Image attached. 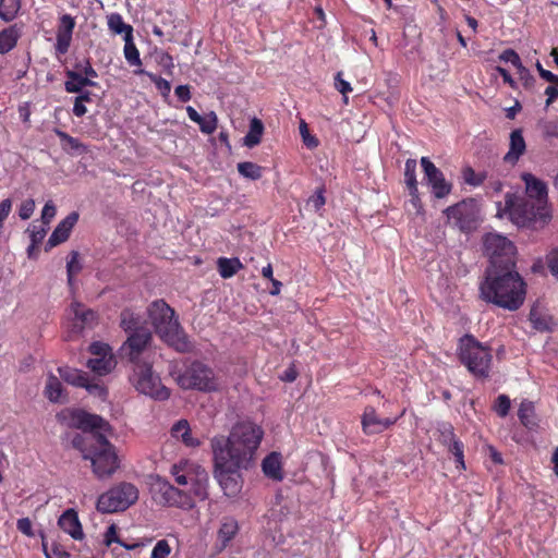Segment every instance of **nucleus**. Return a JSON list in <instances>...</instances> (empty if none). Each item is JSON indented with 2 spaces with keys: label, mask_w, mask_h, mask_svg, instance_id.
Returning <instances> with one entry per match:
<instances>
[{
  "label": "nucleus",
  "mask_w": 558,
  "mask_h": 558,
  "mask_svg": "<svg viewBox=\"0 0 558 558\" xmlns=\"http://www.w3.org/2000/svg\"><path fill=\"white\" fill-rule=\"evenodd\" d=\"M263 437L262 426L245 420L235 423L229 436L211 438L215 477L226 496L234 497L241 492L243 480L240 470L250 468Z\"/></svg>",
  "instance_id": "obj_1"
},
{
  "label": "nucleus",
  "mask_w": 558,
  "mask_h": 558,
  "mask_svg": "<svg viewBox=\"0 0 558 558\" xmlns=\"http://www.w3.org/2000/svg\"><path fill=\"white\" fill-rule=\"evenodd\" d=\"M68 425L81 429L72 445L80 450L84 460L92 463L93 473L98 478H107L119 469V459L114 446L107 439L111 430L109 423L97 414L84 410H65L58 415Z\"/></svg>",
  "instance_id": "obj_2"
},
{
  "label": "nucleus",
  "mask_w": 558,
  "mask_h": 558,
  "mask_svg": "<svg viewBox=\"0 0 558 558\" xmlns=\"http://www.w3.org/2000/svg\"><path fill=\"white\" fill-rule=\"evenodd\" d=\"M515 266L487 267L480 282V299L509 312L518 311L526 296V283Z\"/></svg>",
  "instance_id": "obj_3"
},
{
  "label": "nucleus",
  "mask_w": 558,
  "mask_h": 558,
  "mask_svg": "<svg viewBox=\"0 0 558 558\" xmlns=\"http://www.w3.org/2000/svg\"><path fill=\"white\" fill-rule=\"evenodd\" d=\"M147 314L155 332L169 347L180 353H190L194 350V344L180 325L174 310L165 300L151 302Z\"/></svg>",
  "instance_id": "obj_4"
},
{
  "label": "nucleus",
  "mask_w": 558,
  "mask_h": 558,
  "mask_svg": "<svg viewBox=\"0 0 558 558\" xmlns=\"http://www.w3.org/2000/svg\"><path fill=\"white\" fill-rule=\"evenodd\" d=\"M497 216L509 218L518 227H529L538 220L546 222L550 218L548 208H541L519 193H507L505 203H497Z\"/></svg>",
  "instance_id": "obj_5"
},
{
  "label": "nucleus",
  "mask_w": 558,
  "mask_h": 558,
  "mask_svg": "<svg viewBox=\"0 0 558 558\" xmlns=\"http://www.w3.org/2000/svg\"><path fill=\"white\" fill-rule=\"evenodd\" d=\"M458 356L462 365L478 379L489 377L493 354L488 345L480 342L473 335H464L459 341Z\"/></svg>",
  "instance_id": "obj_6"
},
{
  "label": "nucleus",
  "mask_w": 558,
  "mask_h": 558,
  "mask_svg": "<svg viewBox=\"0 0 558 558\" xmlns=\"http://www.w3.org/2000/svg\"><path fill=\"white\" fill-rule=\"evenodd\" d=\"M177 384L185 390L218 391L220 384L215 371L202 361L194 360L175 375Z\"/></svg>",
  "instance_id": "obj_7"
},
{
  "label": "nucleus",
  "mask_w": 558,
  "mask_h": 558,
  "mask_svg": "<svg viewBox=\"0 0 558 558\" xmlns=\"http://www.w3.org/2000/svg\"><path fill=\"white\" fill-rule=\"evenodd\" d=\"M170 473L178 485L191 486V488L185 492L191 494L194 501L196 499L205 500L208 498L209 476L203 466L189 460H181L171 466Z\"/></svg>",
  "instance_id": "obj_8"
},
{
  "label": "nucleus",
  "mask_w": 558,
  "mask_h": 558,
  "mask_svg": "<svg viewBox=\"0 0 558 558\" xmlns=\"http://www.w3.org/2000/svg\"><path fill=\"white\" fill-rule=\"evenodd\" d=\"M137 499V487L132 483L121 482L98 497L97 510L102 513L124 511Z\"/></svg>",
  "instance_id": "obj_9"
},
{
  "label": "nucleus",
  "mask_w": 558,
  "mask_h": 558,
  "mask_svg": "<svg viewBox=\"0 0 558 558\" xmlns=\"http://www.w3.org/2000/svg\"><path fill=\"white\" fill-rule=\"evenodd\" d=\"M150 493L154 499L162 506L177 507L185 510L194 507V499L191 494H187L184 489L174 487L159 475L151 477Z\"/></svg>",
  "instance_id": "obj_10"
},
{
  "label": "nucleus",
  "mask_w": 558,
  "mask_h": 558,
  "mask_svg": "<svg viewBox=\"0 0 558 558\" xmlns=\"http://www.w3.org/2000/svg\"><path fill=\"white\" fill-rule=\"evenodd\" d=\"M484 251L494 268L515 266V246L506 236L488 233L484 239Z\"/></svg>",
  "instance_id": "obj_11"
},
{
  "label": "nucleus",
  "mask_w": 558,
  "mask_h": 558,
  "mask_svg": "<svg viewBox=\"0 0 558 558\" xmlns=\"http://www.w3.org/2000/svg\"><path fill=\"white\" fill-rule=\"evenodd\" d=\"M448 223L461 232L469 233L476 229L478 208L473 198H465L444 210Z\"/></svg>",
  "instance_id": "obj_12"
},
{
  "label": "nucleus",
  "mask_w": 558,
  "mask_h": 558,
  "mask_svg": "<svg viewBox=\"0 0 558 558\" xmlns=\"http://www.w3.org/2000/svg\"><path fill=\"white\" fill-rule=\"evenodd\" d=\"M135 388L155 400H167L170 390L161 384L159 376L154 374L151 366L147 363L136 364L133 375Z\"/></svg>",
  "instance_id": "obj_13"
},
{
  "label": "nucleus",
  "mask_w": 558,
  "mask_h": 558,
  "mask_svg": "<svg viewBox=\"0 0 558 558\" xmlns=\"http://www.w3.org/2000/svg\"><path fill=\"white\" fill-rule=\"evenodd\" d=\"M421 166L425 178L432 186L436 198H445L451 193L452 184L445 179L444 173L429 160L428 157L421 158Z\"/></svg>",
  "instance_id": "obj_14"
},
{
  "label": "nucleus",
  "mask_w": 558,
  "mask_h": 558,
  "mask_svg": "<svg viewBox=\"0 0 558 558\" xmlns=\"http://www.w3.org/2000/svg\"><path fill=\"white\" fill-rule=\"evenodd\" d=\"M399 417L400 416L395 418H380L376 412V409L372 405H367L365 407L361 417L362 430L366 435L383 433L384 430L395 425Z\"/></svg>",
  "instance_id": "obj_15"
},
{
  "label": "nucleus",
  "mask_w": 558,
  "mask_h": 558,
  "mask_svg": "<svg viewBox=\"0 0 558 558\" xmlns=\"http://www.w3.org/2000/svg\"><path fill=\"white\" fill-rule=\"evenodd\" d=\"M150 340L151 332L148 329H140V331L129 333L126 341L122 345V350L126 353L132 363L138 364L137 360L149 344Z\"/></svg>",
  "instance_id": "obj_16"
},
{
  "label": "nucleus",
  "mask_w": 558,
  "mask_h": 558,
  "mask_svg": "<svg viewBox=\"0 0 558 558\" xmlns=\"http://www.w3.org/2000/svg\"><path fill=\"white\" fill-rule=\"evenodd\" d=\"M75 25L72 15L66 13L60 16L54 44L57 54H65L69 51Z\"/></svg>",
  "instance_id": "obj_17"
},
{
  "label": "nucleus",
  "mask_w": 558,
  "mask_h": 558,
  "mask_svg": "<svg viewBox=\"0 0 558 558\" xmlns=\"http://www.w3.org/2000/svg\"><path fill=\"white\" fill-rule=\"evenodd\" d=\"M521 179L525 184V193L522 195L531 202L537 203L541 208H547L548 192L546 184L532 173H522Z\"/></svg>",
  "instance_id": "obj_18"
},
{
  "label": "nucleus",
  "mask_w": 558,
  "mask_h": 558,
  "mask_svg": "<svg viewBox=\"0 0 558 558\" xmlns=\"http://www.w3.org/2000/svg\"><path fill=\"white\" fill-rule=\"evenodd\" d=\"M78 218V213L72 211L64 219H62L49 236L45 246V251L48 252L52 247L65 242L70 238L72 229L77 223Z\"/></svg>",
  "instance_id": "obj_19"
},
{
  "label": "nucleus",
  "mask_w": 558,
  "mask_h": 558,
  "mask_svg": "<svg viewBox=\"0 0 558 558\" xmlns=\"http://www.w3.org/2000/svg\"><path fill=\"white\" fill-rule=\"evenodd\" d=\"M60 529L69 534L73 539L81 541L84 538V532L78 519V514L74 509L65 510L58 520Z\"/></svg>",
  "instance_id": "obj_20"
},
{
  "label": "nucleus",
  "mask_w": 558,
  "mask_h": 558,
  "mask_svg": "<svg viewBox=\"0 0 558 558\" xmlns=\"http://www.w3.org/2000/svg\"><path fill=\"white\" fill-rule=\"evenodd\" d=\"M71 312L73 313V329L75 332H81L86 327H92L97 320V313L85 305L73 302L71 304Z\"/></svg>",
  "instance_id": "obj_21"
},
{
  "label": "nucleus",
  "mask_w": 558,
  "mask_h": 558,
  "mask_svg": "<svg viewBox=\"0 0 558 558\" xmlns=\"http://www.w3.org/2000/svg\"><path fill=\"white\" fill-rule=\"evenodd\" d=\"M526 144L521 129H515L510 133L509 150L504 157V161L514 166L520 157L525 153Z\"/></svg>",
  "instance_id": "obj_22"
},
{
  "label": "nucleus",
  "mask_w": 558,
  "mask_h": 558,
  "mask_svg": "<svg viewBox=\"0 0 558 558\" xmlns=\"http://www.w3.org/2000/svg\"><path fill=\"white\" fill-rule=\"evenodd\" d=\"M518 417L520 423L530 430H536L539 426L534 402L524 399L521 401L518 409Z\"/></svg>",
  "instance_id": "obj_23"
},
{
  "label": "nucleus",
  "mask_w": 558,
  "mask_h": 558,
  "mask_svg": "<svg viewBox=\"0 0 558 558\" xmlns=\"http://www.w3.org/2000/svg\"><path fill=\"white\" fill-rule=\"evenodd\" d=\"M171 436L184 444L185 447L196 448L201 440L192 435L190 424L186 420L178 421L171 428Z\"/></svg>",
  "instance_id": "obj_24"
},
{
  "label": "nucleus",
  "mask_w": 558,
  "mask_h": 558,
  "mask_svg": "<svg viewBox=\"0 0 558 558\" xmlns=\"http://www.w3.org/2000/svg\"><path fill=\"white\" fill-rule=\"evenodd\" d=\"M262 470L264 474L274 481L280 482L283 480L281 454L279 452H270L262 462Z\"/></svg>",
  "instance_id": "obj_25"
},
{
  "label": "nucleus",
  "mask_w": 558,
  "mask_h": 558,
  "mask_svg": "<svg viewBox=\"0 0 558 558\" xmlns=\"http://www.w3.org/2000/svg\"><path fill=\"white\" fill-rule=\"evenodd\" d=\"M23 24H13L0 32V54L8 53L22 36Z\"/></svg>",
  "instance_id": "obj_26"
},
{
  "label": "nucleus",
  "mask_w": 558,
  "mask_h": 558,
  "mask_svg": "<svg viewBox=\"0 0 558 558\" xmlns=\"http://www.w3.org/2000/svg\"><path fill=\"white\" fill-rule=\"evenodd\" d=\"M238 531H239V525H238L236 520H234L232 518H226L221 522L220 527L217 533V538L220 544L219 551H221L222 549H225L228 546L229 542L234 538Z\"/></svg>",
  "instance_id": "obj_27"
},
{
  "label": "nucleus",
  "mask_w": 558,
  "mask_h": 558,
  "mask_svg": "<svg viewBox=\"0 0 558 558\" xmlns=\"http://www.w3.org/2000/svg\"><path fill=\"white\" fill-rule=\"evenodd\" d=\"M68 81L64 83V88L68 93H81L85 86H96L97 83L93 80L84 77L78 71L65 72Z\"/></svg>",
  "instance_id": "obj_28"
},
{
  "label": "nucleus",
  "mask_w": 558,
  "mask_h": 558,
  "mask_svg": "<svg viewBox=\"0 0 558 558\" xmlns=\"http://www.w3.org/2000/svg\"><path fill=\"white\" fill-rule=\"evenodd\" d=\"M58 373H59L60 377L62 378V380H64L69 385L77 387V388H84V386H86V381L89 377L87 373L76 369V368H72L70 366L59 367Z\"/></svg>",
  "instance_id": "obj_29"
},
{
  "label": "nucleus",
  "mask_w": 558,
  "mask_h": 558,
  "mask_svg": "<svg viewBox=\"0 0 558 558\" xmlns=\"http://www.w3.org/2000/svg\"><path fill=\"white\" fill-rule=\"evenodd\" d=\"M120 326L128 333L140 331V329H146L143 327L142 316L131 308H124L121 312Z\"/></svg>",
  "instance_id": "obj_30"
},
{
  "label": "nucleus",
  "mask_w": 558,
  "mask_h": 558,
  "mask_svg": "<svg viewBox=\"0 0 558 558\" xmlns=\"http://www.w3.org/2000/svg\"><path fill=\"white\" fill-rule=\"evenodd\" d=\"M117 365L114 356H98L89 359L87 367L98 376H105L113 371Z\"/></svg>",
  "instance_id": "obj_31"
},
{
  "label": "nucleus",
  "mask_w": 558,
  "mask_h": 558,
  "mask_svg": "<svg viewBox=\"0 0 558 558\" xmlns=\"http://www.w3.org/2000/svg\"><path fill=\"white\" fill-rule=\"evenodd\" d=\"M264 123L260 119L254 117L250 121L248 132L244 136L243 143L246 147L253 148L262 142L264 134Z\"/></svg>",
  "instance_id": "obj_32"
},
{
  "label": "nucleus",
  "mask_w": 558,
  "mask_h": 558,
  "mask_svg": "<svg viewBox=\"0 0 558 558\" xmlns=\"http://www.w3.org/2000/svg\"><path fill=\"white\" fill-rule=\"evenodd\" d=\"M45 396L50 402L59 403L64 402L63 387L59 378L50 374L46 381Z\"/></svg>",
  "instance_id": "obj_33"
},
{
  "label": "nucleus",
  "mask_w": 558,
  "mask_h": 558,
  "mask_svg": "<svg viewBox=\"0 0 558 558\" xmlns=\"http://www.w3.org/2000/svg\"><path fill=\"white\" fill-rule=\"evenodd\" d=\"M243 268V264L238 257H219L217 259V269L221 278L229 279Z\"/></svg>",
  "instance_id": "obj_34"
},
{
  "label": "nucleus",
  "mask_w": 558,
  "mask_h": 558,
  "mask_svg": "<svg viewBox=\"0 0 558 558\" xmlns=\"http://www.w3.org/2000/svg\"><path fill=\"white\" fill-rule=\"evenodd\" d=\"M404 180L410 195L414 201H418V190L416 180V160L408 159L404 165Z\"/></svg>",
  "instance_id": "obj_35"
},
{
  "label": "nucleus",
  "mask_w": 558,
  "mask_h": 558,
  "mask_svg": "<svg viewBox=\"0 0 558 558\" xmlns=\"http://www.w3.org/2000/svg\"><path fill=\"white\" fill-rule=\"evenodd\" d=\"M108 28L114 35H124L123 39L126 37H132L133 27L130 24L124 23L123 17L119 13H111L108 15Z\"/></svg>",
  "instance_id": "obj_36"
},
{
  "label": "nucleus",
  "mask_w": 558,
  "mask_h": 558,
  "mask_svg": "<svg viewBox=\"0 0 558 558\" xmlns=\"http://www.w3.org/2000/svg\"><path fill=\"white\" fill-rule=\"evenodd\" d=\"M21 10V0H0V19L4 22L13 21Z\"/></svg>",
  "instance_id": "obj_37"
},
{
  "label": "nucleus",
  "mask_w": 558,
  "mask_h": 558,
  "mask_svg": "<svg viewBox=\"0 0 558 558\" xmlns=\"http://www.w3.org/2000/svg\"><path fill=\"white\" fill-rule=\"evenodd\" d=\"M236 168L242 177L254 181L262 178L264 170L262 166L252 161L239 162Z\"/></svg>",
  "instance_id": "obj_38"
},
{
  "label": "nucleus",
  "mask_w": 558,
  "mask_h": 558,
  "mask_svg": "<svg viewBox=\"0 0 558 558\" xmlns=\"http://www.w3.org/2000/svg\"><path fill=\"white\" fill-rule=\"evenodd\" d=\"M462 178L465 184L474 187L483 185L484 182L488 179L486 172H476L470 166L462 169Z\"/></svg>",
  "instance_id": "obj_39"
},
{
  "label": "nucleus",
  "mask_w": 558,
  "mask_h": 558,
  "mask_svg": "<svg viewBox=\"0 0 558 558\" xmlns=\"http://www.w3.org/2000/svg\"><path fill=\"white\" fill-rule=\"evenodd\" d=\"M530 322L534 329L537 331H549L551 318L547 315L542 314L535 308L530 312Z\"/></svg>",
  "instance_id": "obj_40"
},
{
  "label": "nucleus",
  "mask_w": 558,
  "mask_h": 558,
  "mask_svg": "<svg viewBox=\"0 0 558 558\" xmlns=\"http://www.w3.org/2000/svg\"><path fill=\"white\" fill-rule=\"evenodd\" d=\"M448 452H450L456 462V468L459 471H464L466 469L465 462H464V445L463 442L458 438L453 444H450L447 446Z\"/></svg>",
  "instance_id": "obj_41"
},
{
  "label": "nucleus",
  "mask_w": 558,
  "mask_h": 558,
  "mask_svg": "<svg viewBox=\"0 0 558 558\" xmlns=\"http://www.w3.org/2000/svg\"><path fill=\"white\" fill-rule=\"evenodd\" d=\"M125 45H124V57L125 60L130 65H142V61L140 58V51L137 47L135 46L132 37L124 38Z\"/></svg>",
  "instance_id": "obj_42"
},
{
  "label": "nucleus",
  "mask_w": 558,
  "mask_h": 558,
  "mask_svg": "<svg viewBox=\"0 0 558 558\" xmlns=\"http://www.w3.org/2000/svg\"><path fill=\"white\" fill-rule=\"evenodd\" d=\"M437 430L439 433L438 441L445 447L449 446L450 444H453V441L458 439L454 434V428L452 424L448 422L440 423L438 425Z\"/></svg>",
  "instance_id": "obj_43"
},
{
  "label": "nucleus",
  "mask_w": 558,
  "mask_h": 558,
  "mask_svg": "<svg viewBox=\"0 0 558 558\" xmlns=\"http://www.w3.org/2000/svg\"><path fill=\"white\" fill-rule=\"evenodd\" d=\"M198 126L202 133L204 134H213L218 126V117L214 111H210L206 116H201V122H198Z\"/></svg>",
  "instance_id": "obj_44"
},
{
  "label": "nucleus",
  "mask_w": 558,
  "mask_h": 558,
  "mask_svg": "<svg viewBox=\"0 0 558 558\" xmlns=\"http://www.w3.org/2000/svg\"><path fill=\"white\" fill-rule=\"evenodd\" d=\"M81 269L82 266L78 260V253L76 251H72L66 263L68 283L70 287L73 286L74 276L78 274Z\"/></svg>",
  "instance_id": "obj_45"
},
{
  "label": "nucleus",
  "mask_w": 558,
  "mask_h": 558,
  "mask_svg": "<svg viewBox=\"0 0 558 558\" xmlns=\"http://www.w3.org/2000/svg\"><path fill=\"white\" fill-rule=\"evenodd\" d=\"M84 388L87 392L94 397L99 398L100 400H106L108 397V389L100 383V380H92L89 377L86 381V386Z\"/></svg>",
  "instance_id": "obj_46"
},
{
  "label": "nucleus",
  "mask_w": 558,
  "mask_h": 558,
  "mask_svg": "<svg viewBox=\"0 0 558 558\" xmlns=\"http://www.w3.org/2000/svg\"><path fill=\"white\" fill-rule=\"evenodd\" d=\"M43 549L46 558H70V554L62 545L52 543L49 548L46 542H43Z\"/></svg>",
  "instance_id": "obj_47"
},
{
  "label": "nucleus",
  "mask_w": 558,
  "mask_h": 558,
  "mask_svg": "<svg viewBox=\"0 0 558 558\" xmlns=\"http://www.w3.org/2000/svg\"><path fill=\"white\" fill-rule=\"evenodd\" d=\"M511 401L506 395H499L495 401L494 410L500 417H506L510 411Z\"/></svg>",
  "instance_id": "obj_48"
},
{
  "label": "nucleus",
  "mask_w": 558,
  "mask_h": 558,
  "mask_svg": "<svg viewBox=\"0 0 558 558\" xmlns=\"http://www.w3.org/2000/svg\"><path fill=\"white\" fill-rule=\"evenodd\" d=\"M172 549L167 539H160L154 546L150 558H168Z\"/></svg>",
  "instance_id": "obj_49"
},
{
  "label": "nucleus",
  "mask_w": 558,
  "mask_h": 558,
  "mask_svg": "<svg viewBox=\"0 0 558 558\" xmlns=\"http://www.w3.org/2000/svg\"><path fill=\"white\" fill-rule=\"evenodd\" d=\"M150 81L155 84L156 88L160 92L162 97H168L171 92V84L169 81L158 76L154 73H146Z\"/></svg>",
  "instance_id": "obj_50"
},
{
  "label": "nucleus",
  "mask_w": 558,
  "mask_h": 558,
  "mask_svg": "<svg viewBox=\"0 0 558 558\" xmlns=\"http://www.w3.org/2000/svg\"><path fill=\"white\" fill-rule=\"evenodd\" d=\"M300 134L306 147L316 148L318 146L319 141L316 136L310 134L307 123L304 120L300 123Z\"/></svg>",
  "instance_id": "obj_51"
},
{
  "label": "nucleus",
  "mask_w": 558,
  "mask_h": 558,
  "mask_svg": "<svg viewBox=\"0 0 558 558\" xmlns=\"http://www.w3.org/2000/svg\"><path fill=\"white\" fill-rule=\"evenodd\" d=\"M73 71H78L84 77L89 80L98 76L97 71L93 68L89 59H85L83 62L76 63Z\"/></svg>",
  "instance_id": "obj_52"
},
{
  "label": "nucleus",
  "mask_w": 558,
  "mask_h": 558,
  "mask_svg": "<svg viewBox=\"0 0 558 558\" xmlns=\"http://www.w3.org/2000/svg\"><path fill=\"white\" fill-rule=\"evenodd\" d=\"M89 353L95 357L98 356H113L111 348L104 342L95 341L89 345Z\"/></svg>",
  "instance_id": "obj_53"
},
{
  "label": "nucleus",
  "mask_w": 558,
  "mask_h": 558,
  "mask_svg": "<svg viewBox=\"0 0 558 558\" xmlns=\"http://www.w3.org/2000/svg\"><path fill=\"white\" fill-rule=\"evenodd\" d=\"M112 543H119L126 549H133L136 547V545H126L119 539L114 524H111L105 533V544L110 546Z\"/></svg>",
  "instance_id": "obj_54"
},
{
  "label": "nucleus",
  "mask_w": 558,
  "mask_h": 558,
  "mask_svg": "<svg viewBox=\"0 0 558 558\" xmlns=\"http://www.w3.org/2000/svg\"><path fill=\"white\" fill-rule=\"evenodd\" d=\"M48 226H36L32 225L27 231L29 232L31 242L34 244H40L47 233Z\"/></svg>",
  "instance_id": "obj_55"
},
{
  "label": "nucleus",
  "mask_w": 558,
  "mask_h": 558,
  "mask_svg": "<svg viewBox=\"0 0 558 558\" xmlns=\"http://www.w3.org/2000/svg\"><path fill=\"white\" fill-rule=\"evenodd\" d=\"M35 210V201L33 198H27L22 202L19 208V216L22 220H27L31 218Z\"/></svg>",
  "instance_id": "obj_56"
},
{
  "label": "nucleus",
  "mask_w": 558,
  "mask_h": 558,
  "mask_svg": "<svg viewBox=\"0 0 558 558\" xmlns=\"http://www.w3.org/2000/svg\"><path fill=\"white\" fill-rule=\"evenodd\" d=\"M499 59L504 62L511 63L517 69L521 68V65H522L519 54L513 49L504 50L500 53Z\"/></svg>",
  "instance_id": "obj_57"
},
{
  "label": "nucleus",
  "mask_w": 558,
  "mask_h": 558,
  "mask_svg": "<svg viewBox=\"0 0 558 558\" xmlns=\"http://www.w3.org/2000/svg\"><path fill=\"white\" fill-rule=\"evenodd\" d=\"M336 89L344 96V101H348L347 95L352 92V87L349 82L342 78V73L338 72L335 77Z\"/></svg>",
  "instance_id": "obj_58"
},
{
  "label": "nucleus",
  "mask_w": 558,
  "mask_h": 558,
  "mask_svg": "<svg viewBox=\"0 0 558 558\" xmlns=\"http://www.w3.org/2000/svg\"><path fill=\"white\" fill-rule=\"evenodd\" d=\"M57 208L54 204L49 201L45 204L43 211H41V222L45 226H49L53 217L56 216Z\"/></svg>",
  "instance_id": "obj_59"
},
{
  "label": "nucleus",
  "mask_w": 558,
  "mask_h": 558,
  "mask_svg": "<svg viewBox=\"0 0 558 558\" xmlns=\"http://www.w3.org/2000/svg\"><path fill=\"white\" fill-rule=\"evenodd\" d=\"M542 131L546 137L558 138V119L545 121Z\"/></svg>",
  "instance_id": "obj_60"
},
{
  "label": "nucleus",
  "mask_w": 558,
  "mask_h": 558,
  "mask_svg": "<svg viewBox=\"0 0 558 558\" xmlns=\"http://www.w3.org/2000/svg\"><path fill=\"white\" fill-rule=\"evenodd\" d=\"M520 80L523 82V86L527 89L532 88L535 84V77L530 73V71L521 65V68L518 69Z\"/></svg>",
  "instance_id": "obj_61"
},
{
  "label": "nucleus",
  "mask_w": 558,
  "mask_h": 558,
  "mask_svg": "<svg viewBox=\"0 0 558 558\" xmlns=\"http://www.w3.org/2000/svg\"><path fill=\"white\" fill-rule=\"evenodd\" d=\"M325 203L324 189H318L315 194L308 198V204L312 205L315 210H319Z\"/></svg>",
  "instance_id": "obj_62"
},
{
  "label": "nucleus",
  "mask_w": 558,
  "mask_h": 558,
  "mask_svg": "<svg viewBox=\"0 0 558 558\" xmlns=\"http://www.w3.org/2000/svg\"><path fill=\"white\" fill-rule=\"evenodd\" d=\"M17 530L26 536H33V524L28 518L19 519L16 522Z\"/></svg>",
  "instance_id": "obj_63"
},
{
  "label": "nucleus",
  "mask_w": 558,
  "mask_h": 558,
  "mask_svg": "<svg viewBox=\"0 0 558 558\" xmlns=\"http://www.w3.org/2000/svg\"><path fill=\"white\" fill-rule=\"evenodd\" d=\"M536 69L539 73V76L544 78L545 81L558 85V75L554 74L553 72L545 70L541 62H536Z\"/></svg>",
  "instance_id": "obj_64"
}]
</instances>
